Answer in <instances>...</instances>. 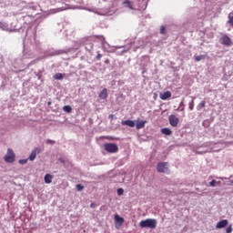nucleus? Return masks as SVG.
<instances>
[{"label":"nucleus","mask_w":233,"mask_h":233,"mask_svg":"<svg viewBox=\"0 0 233 233\" xmlns=\"http://www.w3.org/2000/svg\"><path fill=\"white\" fill-rule=\"evenodd\" d=\"M141 228H156L157 227V220L154 218H147L139 222Z\"/></svg>","instance_id":"1"},{"label":"nucleus","mask_w":233,"mask_h":233,"mask_svg":"<svg viewBox=\"0 0 233 233\" xmlns=\"http://www.w3.org/2000/svg\"><path fill=\"white\" fill-rule=\"evenodd\" d=\"M104 149L106 150V152H108L109 154H116V152L119 151V147L116 146V144L113 143L105 144Z\"/></svg>","instance_id":"2"},{"label":"nucleus","mask_w":233,"mask_h":233,"mask_svg":"<svg viewBox=\"0 0 233 233\" xmlns=\"http://www.w3.org/2000/svg\"><path fill=\"white\" fill-rule=\"evenodd\" d=\"M4 159L5 163H14L15 161V153H14V150L8 148Z\"/></svg>","instance_id":"3"},{"label":"nucleus","mask_w":233,"mask_h":233,"mask_svg":"<svg viewBox=\"0 0 233 233\" xmlns=\"http://www.w3.org/2000/svg\"><path fill=\"white\" fill-rule=\"evenodd\" d=\"M157 172H160L162 174L168 172V163H167V162L158 163L157 165Z\"/></svg>","instance_id":"4"},{"label":"nucleus","mask_w":233,"mask_h":233,"mask_svg":"<svg viewBox=\"0 0 233 233\" xmlns=\"http://www.w3.org/2000/svg\"><path fill=\"white\" fill-rule=\"evenodd\" d=\"M220 43H221V45H225V46H232V39H230V37H228V35H224L220 38Z\"/></svg>","instance_id":"5"},{"label":"nucleus","mask_w":233,"mask_h":233,"mask_svg":"<svg viewBox=\"0 0 233 233\" xmlns=\"http://www.w3.org/2000/svg\"><path fill=\"white\" fill-rule=\"evenodd\" d=\"M168 121L171 127H176L177 125H179V118H177L175 115H170L168 116Z\"/></svg>","instance_id":"6"},{"label":"nucleus","mask_w":233,"mask_h":233,"mask_svg":"<svg viewBox=\"0 0 233 233\" xmlns=\"http://www.w3.org/2000/svg\"><path fill=\"white\" fill-rule=\"evenodd\" d=\"M37 154H41V149L39 147H35V149L32 150L28 159L30 161H34V159L37 157Z\"/></svg>","instance_id":"7"},{"label":"nucleus","mask_w":233,"mask_h":233,"mask_svg":"<svg viewBox=\"0 0 233 233\" xmlns=\"http://www.w3.org/2000/svg\"><path fill=\"white\" fill-rule=\"evenodd\" d=\"M121 125H123V127H130L131 128H134V127H136V121L135 120H122L121 121Z\"/></svg>","instance_id":"8"},{"label":"nucleus","mask_w":233,"mask_h":233,"mask_svg":"<svg viewBox=\"0 0 233 233\" xmlns=\"http://www.w3.org/2000/svg\"><path fill=\"white\" fill-rule=\"evenodd\" d=\"M159 97L162 99V101H167V99L172 97V93L170 91L160 93Z\"/></svg>","instance_id":"9"},{"label":"nucleus","mask_w":233,"mask_h":233,"mask_svg":"<svg viewBox=\"0 0 233 233\" xmlns=\"http://www.w3.org/2000/svg\"><path fill=\"white\" fill-rule=\"evenodd\" d=\"M145 125H147V120H138L137 124H135V127L137 130H141V128H145Z\"/></svg>","instance_id":"10"},{"label":"nucleus","mask_w":233,"mask_h":233,"mask_svg":"<svg viewBox=\"0 0 233 233\" xmlns=\"http://www.w3.org/2000/svg\"><path fill=\"white\" fill-rule=\"evenodd\" d=\"M227 225H228V220L223 219V220H220L219 222H218L216 228H225V227H227Z\"/></svg>","instance_id":"11"},{"label":"nucleus","mask_w":233,"mask_h":233,"mask_svg":"<svg viewBox=\"0 0 233 233\" xmlns=\"http://www.w3.org/2000/svg\"><path fill=\"white\" fill-rule=\"evenodd\" d=\"M98 97L100 99H106L108 97V90L106 88H104L98 95Z\"/></svg>","instance_id":"12"},{"label":"nucleus","mask_w":233,"mask_h":233,"mask_svg":"<svg viewBox=\"0 0 233 233\" xmlns=\"http://www.w3.org/2000/svg\"><path fill=\"white\" fill-rule=\"evenodd\" d=\"M52 179H54V177L50 174H46L44 177V181L45 183H46L47 185H50V183H52Z\"/></svg>","instance_id":"13"},{"label":"nucleus","mask_w":233,"mask_h":233,"mask_svg":"<svg viewBox=\"0 0 233 233\" xmlns=\"http://www.w3.org/2000/svg\"><path fill=\"white\" fill-rule=\"evenodd\" d=\"M161 133L165 136H172V130L168 127H164L161 129Z\"/></svg>","instance_id":"14"},{"label":"nucleus","mask_w":233,"mask_h":233,"mask_svg":"<svg viewBox=\"0 0 233 233\" xmlns=\"http://www.w3.org/2000/svg\"><path fill=\"white\" fill-rule=\"evenodd\" d=\"M123 5H126L127 8H130V10H134V4L130 0H125L123 2Z\"/></svg>","instance_id":"15"},{"label":"nucleus","mask_w":233,"mask_h":233,"mask_svg":"<svg viewBox=\"0 0 233 233\" xmlns=\"http://www.w3.org/2000/svg\"><path fill=\"white\" fill-rule=\"evenodd\" d=\"M207 59V55L195 56V61L199 62Z\"/></svg>","instance_id":"16"},{"label":"nucleus","mask_w":233,"mask_h":233,"mask_svg":"<svg viewBox=\"0 0 233 233\" xmlns=\"http://www.w3.org/2000/svg\"><path fill=\"white\" fill-rule=\"evenodd\" d=\"M115 219H116V221L117 223H120V224L125 223V218L119 217V215H116V216H115Z\"/></svg>","instance_id":"17"},{"label":"nucleus","mask_w":233,"mask_h":233,"mask_svg":"<svg viewBox=\"0 0 233 233\" xmlns=\"http://www.w3.org/2000/svg\"><path fill=\"white\" fill-rule=\"evenodd\" d=\"M63 77H65V75L61 74V73H56L55 76H54V79H56V80H61L63 79Z\"/></svg>","instance_id":"18"},{"label":"nucleus","mask_w":233,"mask_h":233,"mask_svg":"<svg viewBox=\"0 0 233 233\" xmlns=\"http://www.w3.org/2000/svg\"><path fill=\"white\" fill-rule=\"evenodd\" d=\"M63 110H64V112L70 113V112H72V106H65L63 107Z\"/></svg>","instance_id":"19"},{"label":"nucleus","mask_w":233,"mask_h":233,"mask_svg":"<svg viewBox=\"0 0 233 233\" xmlns=\"http://www.w3.org/2000/svg\"><path fill=\"white\" fill-rule=\"evenodd\" d=\"M76 190H77L78 192H81L82 190L85 189V186H83V185H81V184H77V185L76 186Z\"/></svg>","instance_id":"20"},{"label":"nucleus","mask_w":233,"mask_h":233,"mask_svg":"<svg viewBox=\"0 0 233 233\" xmlns=\"http://www.w3.org/2000/svg\"><path fill=\"white\" fill-rule=\"evenodd\" d=\"M116 194L117 196H123V194H125V190L120 187L116 190Z\"/></svg>","instance_id":"21"},{"label":"nucleus","mask_w":233,"mask_h":233,"mask_svg":"<svg viewBox=\"0 0 233 233\" xmlns=\"http://www.w3.org/2000/svg\"><path fill=\"white\" fill-rule=\"evenodd\" d=\"M228 25H230L231 26H233V15H228Z\"/></svg>","instance_id":"22"},{"label":"nucleus","mask_w":233,"mask_h":233,"mask_svg":"<svg viewBox=\"0 0 233 233\" xmlns=\"http://www.w3.org/2000/svg\"><path fill=\"white\" fill-rule=\"evenodd\" d=\"M28 163V159H20L19 164L20 165H26Z\"/></svg>","instance_id":"23"},{"label":"nucleus","mask_w":233,"mask_h":233,"mask_svg":"<svg viewBox=\"0 0 233 233\" xmlns=\"http://www.w3.org/2000/svg\"><path fill=\"white\" fill-rule=\"evenodd\" d=\"M218 183L216 180H212L211 182H209V187H216V185H218Z\"/></svg>","instance_id":"24"},{"label":"nucleus","mask_w":233,"mask_h":233,"mask_svg":"<svg viewBox=\"0 0 233 233\" xmlns=\"http://www.w3.org/2000/svg\"><path fill=\"white\" fill-rule=\"evenodd\" d=\"M165 32H166L165 25H161L160 26V34H165Z\"/></svg>","instance_id":"25"},{"label":"nucleus","mask_w":233,"mask_h":233,"mask_svg":"<svg viewBox=\"0 0 233 233\" xmlns=\"http://www.w3.org/2000/svg\"><path fill=\"white\" fill-rule=\"evenodd\" d=\"M46 143H47L48 145H56V142H55L54 140H51V139H47V140H46Z\"/></svg>","instance_id":"26"},{"label":"nucleus","mask_w":233,"mask_h":233,"mask_svg":"<svg viewBox=\"0 0 233 233\" xmlns=\"http://www.w3.org/2000/svg\"><path fill=\"white\" fill-rule=\"evenodd\" d=\"M226 232L232 233V226H229L228 228H227Z\"/></svg>","instance_id":"27"},{"label":"nucleus","mask_w":233,"mask_h":233,"mask_svg":"<svg viewBox=\"0 0 233 233\" xmlns=\"http://www.w3.org/2000/svg\"><path fill=\"white\" fill-rule=\"evenodd\" d=\"M199 106H201V108H205V106H206L205 101H201L199 104Z\"/></svg>","instance_id":"28"},{"label":"nucleus","mask_w":233,"mask_h":233,"mask_svg":"<svg viewBox=\"0 0 233 233\" xmlns=\"http://www.w3.org/2000/svg\"><path fill=\"white\" fill-rule=\"evenodd\" d=\"M101 57H103V55L98 53L97 56H96L97 61H99L101 59Z\"/></svg>","instance_id":"29"},{"label":"nucleus","mask_w":233,"mask_h":233,"mask_svg":"<svg viewBox=\"0 0 233 233\" xmlns=\"http://www.w3.org/2000/svg\"><path fill=\"white\" fill-rule=\"evenodd\" d=\"M95 37L96 39H105V36H103V35H96Z\"/></svg>","instance_id":"30"},{"label":"nucleus","mask_w":233,"mask_h":233,"mask_svg":"<svg viewBox=\"0 0 233 233\" xmlns=\"http://www.w3.org/2000/svg\"><path fill=\"white\" fill-rule=\"evenodd\" d=\"M90 208H96V204L91 203V204H90Z\"/></svg>","instance_id":"31"},{"label":"nucleus","mask_w":233,"mask_h":233,"mask_svg":"<svg viewBox=\"0 0 233 233\" xmlns=\"http://www.w3.org/2000/svg\"><path fill=\"white\" fill-rule=\"evenodd\" d=\"M109 119H114V115H109Z\"/></svg>","instance_id":"32"},{"label":"nucleus","mask_w":233,"mask_h":233,"mask_svg":"<svg viewBox=\"0 0 233 233\" xmlns=\"http://www.w3.org/2000/svg\"><path fill=\"white\" fill-rule=\"evenodd\" d=\"M190 110L194 109V106H189Z\"/></svg>","instance_id":"33"},{"label":"nucleus","mask_w":233,"mask_h":233,"mask_svg":"<svg viewBox=\"0 0 233 233\" xmlns=\"http://www.w3.org/2000/svg\"><path fill=\"white\" fill-rule=\"evenodd\" d=\"M48 105H51V103L49 102Z\"/></svg>","instance_id":"34"}]
</instances>
